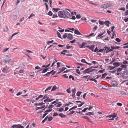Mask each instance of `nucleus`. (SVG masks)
I'll use <instances>...</instances> for the list:
<instances>
[{
  "mask_svg": "<svg viewBox=\"0 0 128 128\" xmlns=\"http://www.w3.org/2000/svg\"><path fill=\"white\" fill-rule=\"evenodd\" d=\"M99 23L100 24L103 25L104 24V22L103 21H101L100 20L98 21Z\"/></svg>",
  "mask_w": 128,
  "mask_h": 128,
  "instance_id": "nucleus-41",
  "label": "nucleus"
},
{
  "mask_svg": "<svg viewBox=\"0 0 128 128\" xmlns=\"http://www.w3.org/2000/svg\"><path fill=\"white\" fill-rule=\"evenodd\" d=\"M45 104L44 103H43V102H41L40 103H37L36 104H35V106H38L41 105H43L44 104Z\"/></svg>",
  "mask_w": 128,
  "mask_h": 128,
  "instance_id": "nucleus-28",
  "label": "nucleus"
},
{
  "mask_svg": "<svg viewBox=\"0 0 128 128\" xmlns=\"http://www.w3.org/2000/svg\"><path fill=\"white\" fill-rule=\"evenodd\" d=\"M42 98L41 99V100L42 101L44 99H45L49 98V97L47 95H46L44 96H43L42 95H39L38 98H36V100H38L40 98Z\"/></svg>",
  "mask_w": 128,
  "mask_h": 128,
  "instance_id": "nucleus-2",
  "label": "nucleus"
},
{
  "mask_svg": "<svg viewBox=\"0 0 128 128\" xmlns=\"http://www.w3.org/2000/svg\"><path fill=\"white\" fill-rule=\"evenodd\" d=\"M62 76L64 78H68V75H67L66 74H65L63 75Z\"/></svg>",
  "mask_w": 128,
  "mask_h": 128,
  "instance_id": "nucleus-44",
  "label": "nucleus"
},
{
  "mask_svg": "<svg viewBox=\"0 0 128 128\" xmlns=\"http://www.w3.org/2000/svg\"><path fill=\"white\" fill-rule=\"evenodd\" d=\"M116 115L114 113L113 114H111L110 115H109L108 116V117L110 118H111L112 117V118H114L116 117Z\"/></svg>",
  "mask_w": 128,
  "mask_h": 128,
  "instance_id": "nucleus-21",
  "label": "nucleus"
},
{
  "mask_svg": "<svg viewBox=\"0 0 128 128\" xmlns=\"http://www.w3.org/2000/svg\"><path fill=\"white\" fill-rule=\"evenodd\" d=\"M69 12H68L66 10H64L63 12L64 13L65 16L67 18H69L71 17V15L72 16L76 14V12H71L68 9H66Z\"/></svg>",
  "mask_w": 128,
  "mask_h": 128,
  "instance_id": "nucleus-1",
  "label": "nucleus"
},
{
  "mask_svg": "<svg viewBox=\"0 0 128 128\" xmlns=\"http://www.w3.org/2000/svg\"><path fill=\"white\" fill-rule=\"evenodd\" d=\"M10 68L8 66H6L3 69L2 71L4 72L7 73L9 72V69Z\"/></svg>",
  "mask_w": 128,
  "mask_h": 128,
  "instance_id": "nucleus-4",
  "label": "nucleus"
},
{
  "mask_svg": "<svg viewBox=\"0 0 128 128\" xmlns=\"http://www.w3.org/2000/svg\"><path fill=\"white\" fill-rule=\"evenodd\" d=\"M17 128H24V126L19 124H17Z\"/></svg>",
  "mask_w": 128,
  "mask_h": 128,
  "instance_id": "nucleus-29",
  "label": "nucleus"
},
{
  "mask_svg": "<svg viewBox=\"0 0 128 128\" xmlns=\"http://www.w3.org/2000/svg\"><path fill=\"white\" fill-rule=\"evenodd\" d=\"M111 84L113 86L115 87L117 86L118 83L116 81H114L112 82Z\"/></svg>",
  "mask_w": 128,
  "mask_h": 128,
  "instance_id": "nucleus-12",
  "label": "nucleus"
},
{
  "mask_svg": "<svg viewBox=\"0 0 128 128\" xmlns=\"http://www.w3.org/2000/svg\"><path fill=\"white\" fill-rule=\"evenodd\" d=\"M57 88L56 86H54L52 88V89L51 90L52 91H54L56 90Z\"/></svg>",
  "mask_w": 128,
  "mask_h": 128,
  "instance_id": "nucleus-34",
  "label": "nucleus"
},
{
  "mask_svg": "<svg viewBox=\"0 0 128 128\" xmlns=\"http://www.w3.org/2000/svg\"><path fill=\"white\" fill-rule=\"evenodd\" d=\"M49 98H47L45 99L44 101V102H50L52 101L53 100H54V99H52L51 100H50V99Z\"/></svg>",
  "mask_w": 128,
  "mask_h": 128,
  "instance_id": "nucleus-11",
  "label": "nucleus"
},
{
  "mask_svg": "<svg viewBox=\"0 0 128 128\" xmlns=\"http://www.w3.org/2000/svg\"><path fill=\"white\" fill-rule=\"evenodd\" d=\"M69 78L70 80L72 79L73 80H74V77L72 75H70L69 76Z\"/></svg>",
  "mask_w": 128,
  "mask_h": 128,
  "instance_id": "nucleus-32",
  "label": "nucleus"
},
{
  "mask_svg": "<svg viewBox=\"0 0 128 128\" xmlns=\"http://www.w3.org/2000/svg\"><path fill=\"white\" fill-rule=\"evenodd\" d=\"M109 68L110 70H111L115 68V67L112 66H109Z\"/></svg>",
  "mask_w": 128,
  "mask_h": 128,
  "instance_id": "nucleus-53",
  "label": "nucleus"
},
{
  "mask_svg": "<svg viewBox=\"0 0 128 128\" xmlns=\"http://www.w3.org/2000/svg\"><path fill=\"white\" fill-rule=\"evenodd\" d=\"M52 9L54 12H57L58 10H60L59 8H53Z\"/></svg>",
  "mask_w": 128,
  "mask_h": 128,
  "instance_id": "nucleus-27",
  "label": "nucleus"
},
{
  "mask_svg": "<svg viewBox=\"0 0 128 128\" xmlns=\"http://www.w3.org/2000/svg\"><path fill=\"white\" fill-rule=\"evenodd\" d=\"M58 115L62 118H64L66 116L64 115L62 113H60Z\"/></svg>",
  "mask_w": 128,
  "mask_h": 128,
  "instance_id": "nucleus-26",
  "label": "nucleus"
},
{
  "mask_svg": "<svg viewBox=\"0 0 128 128\" xmlns=\"http://www.w3.org/2000/svg\"><path fill=\"white\" fill-rule=\"evenodd\" d=\"M113 65L115 67H117V66H120V64L119 62H115L113 63Z\"/></svg>",
  "mask_w": 128,
  "mask_h": 128,
  "instance_id": "nucleus-17",
  "label": "nucleus"
},
{
  "mask_svg": "<svg viewBox=\"0 0 128 128\" xmlns=\"http://www.w3.org/2000/svg\"><path fill=\"white\" fill-rule=\"evenodd\" d=\"M122 77L124 78H126L128 77V72L126 71L124 72L122 74Z\"/></svg>",
  "mask_w": 128,
  "mask_h": 128,
  "instance_id": "nucleus-5",
  "label": "nucleus"
},
{
  "mask_svg": "<svg viewBox=\"0 0 128 128\" xmlns=\"http://www.w3.org/2000/svg\"><path fill=\"white\" fill-rule=\"evenodd\" d=\"M76 18H78V19H79V18H81V16H80V14H78L77 15H76Z\"/></svg>",
  "mask_w": 128,
  "mask_h": 128,
  "instance_id": "nucleus-59",
  "label": "nucleus"
},
{
  "mask_svg": "<svg viewBox=\"0 0 128 128\" xmlns=\"http://www.w3.org/2000/svg\"><path fill=\"white\" fill-rule=\"evenodd\" d=\"M8 63L10 64L13 65L14 64V62L12 60L10 59Z\"/></svg>",
  "mask_w": 128,
  "mask_h": 128,
  "instance_id": "nucleus-25",
  "label": "nucleus"
},
{
  "mask_svg": "<svg viewBox=\"0 0 128 128\" xmlns=\"http://www.w3.org/2000/svg\"><path fill=\"white\" fill-rule=\"evenodd\" d=\"M45 105H43L42 106H41L40 107H36V110H38L39 109H42L44 108L45 107Z\"/></svg>",
  "mask_w": 128,
  "mask_h": 128,
  "instance_id": "nucleus-19",
  "label": "nucleus"
},
{
  "mask_svg": "<svg viewBox=\"0 0 128 128\" xmlns=\"http://www.w3.org/2000/svg\"><path fill=\"white\" fill-rule=\"evenodd\" d=\"M54 60H55V61H54L52 64L51 66V67H52L55 64L56 62H57V60H56V58H54Z\"/></svg>",
  "mask_w": 128,
  "mask_h": 128,
  "instance_id": "nucleus-36",
  "label": "nucleus"
},
{
  "mask_svg": "<svg viewBox=\"0 0 128 128\" xmlns=\"http://www.w3.org/2000/svg\"><path fill=\"white\" fill-rule=\"evenodd\" d=\"M48 69V68H45V69H44L43 70L42 72V73H44L46 72H47Z\"/></svg>",
  "mask_w": 128,
  "mask_h": 128,
  "instance_id": "nucleus-37",
  "label": "nucleus"
},
{
  "mask_svg": "<svg viewBox=\"0 0 128 128\" xmlns=\"http://www.w3.org/2000/svg\"><path fill=\"white\" fill-rule=\"evenodd\" d=\"M60 103V102H59V103ZM58 103H59V102H58ZM58 103H57L55 104H54V105L55 106H56V107L57 108L59 107L60 106L62 105V104H58Z\"/></svg>",
  "mask_w": 128,
  "mask_h": 128,
  "instance_id": "nucleus-24",
  "label": "nucleus"
},
{
  "mask_svg": "<svg viewBox=\"0 0 128 128\" xmlns=\"http://www.w3.org/2000/svg\"><path fill=\"white\" fill-rule=\"evenodd\" d=\"M66 91L68 93H71L70 88H68L66 90Z\"/></svg>",
  "mask_w": 128,
  "mask_h": 128,
  "instance_id": "nucleus-54",
  "label": "nucleus"
},
{
  "mask_svg": "<svg viewBox=\"0 0 128 128\" xmlns=\"http://www.w3.org/2000/svg\"><path fill=\"white\" fill-rule=\"evenodd\" d=\"M66 68H65L64 67H63L62 68H60V71L58 72V74H59L61 72H63L66 69Z\"/></svg>",
  "mask_w": 128,
  "mask_h": 128,
  "instance_id": "nucleus-15",
  "label": "nucleus"
},
{
  "mask_svg": "<svg viewBox=\"0 0 128 128\" xmlns=\"http://www.w3.org/2000/svg\"><path fill=\"white\" fill-rule=\"evenodd\" d=\"M98 51L99 50L98 48L97 47H96L95 49L94 50V52H99Z\"/></svg>",
  "mask_w": 128,
  "mask_h": 128,
  "instance_id": "nucleus-45",
  "label": "nucleus"
},
{
  "mask_svg": "<svg viewBox=\"0 0 128 128\" xmlns=\"http://www.w3.org/2000/svg\"><path fill=\"white\" fill-rule=\"evenodd\" d=\"M64 110V108H60L57 109V110L59 112H62Z\"/></svg>",
  "mask_w": 128,
  "mask_h": 128,
  "instance_id": "nucleus-30",
  "label": "nucleus"
},
{
  "mask_svg": "<svg viewBox=\"0 0 128 128\" xmlns=\"http://www.w3.org/2000/svg\"><path fill=\"white\" fill-rule=\"evenodd\" d=\"M120 93L122 94H126V92L123 91H121L120 92Z\"/></svg>",
  "mask_w": 128,
  "mask_h": 128,
  "instance_id": "nucleus-46",
  "label": "nucleus"
},
{
  "mask_svg": "<svg viewBox=\"0 0 128 128\" xmlns=\"http://www.w3.org/2000/svg\"><path fill=\"white\" fill-rule=\"evenodd\" d=\"M86 43L85 42H82V44L81 45H80L79 46V47L81 48H84V46L86 44Z\"/></svg>",
  "mask_w": 128,
  "mask_h": 128,
  "instance_id": "nucleus-18",
  "label": "nucleus"
},
{
  "mask_svg": "<svg viewBox=\"0 0 128 128\" xmlns=\"http://www.w3.org/2000/svg\"><path fill=\"white\" fill-rule=\"evenodd\" d=\"M127 66L126 65L122 64L121 65V67L122 68H126Z\"/></svg>",
  "mask_w": 128,
  "mask_h": 128,
  "instance_id": "nucleus-42",
  "label": "nucleus"
},
{
  "mask_svg": "<svg viewBox=\"0 0 128 128\" xmlns=\"http://www.w3.org/2000/svg\"><path fill=\"white\" fill-rule=\"evenodd\" d=\"M9 49L8 48H4V49L2 51V52H6V51L8 50Z\"/></svg>",
  "mask_w": 128,
  "mask_h": 128,
  "instance_id": "nucleus-60",
  "label": "nucleus"
},
{
  "mask_svg": "<svg viewBox=\"0 0 128 128\" xmlns=\"http://www.w3.org/2000/svg\"><path fill=\"white\" fill-rule=\"evenodd\" d=\"M58 17V16L57 15V14H54L52 16V18H57Z\"/></svg>",
  "mask_w": 128,
  "mask_h": 128,
  "instance_id": "nucleus-40",
  "label": "nucleus"
},
{
  "mask_svg": "<svg viewBox=\"0 0 128 128\" xmlns=\"http://www.w3.org/2000/svg\"><path fill=\"white\" fill-rule=\"evenodd\" d=\"M116 40L118 42H120V40L118 38H116Z\"/></svg>",
  "mask_w": 128,
  "mask_h": 128,
  "instance_id": "nucleus-61",
  "label": "nucleus"
},
{
  "mask_svg": "<svg viewBox=\"0 0 128 128\" xmlns=\"http://www.w3.org/2000/svg\"><path fill=\"white\" fill-rule=\"evenodd\" d=\"M94 45H91L90 46H88L86 47H87L89 49L91 50L92 52L94 51Z\"/></svg>",
  "mask_w": 128,
  "mask_h": 128,
  "instance_id": "nucleus-10",
  "label": "nucleus"
},
{
  "mask_svg": "<svg viewBox=\"0 0 128 128\" xmlns=\"http://www.w3.org/2000/svg\"><path fill=\"white\" fill-rule=\"evenodd\" d=\"M123 63L125 65H126L128 64V62L126 60H124L123 62Z\"/></svg>",
  "mask_w": 128,
  "mask_h": 128,
  "instance_id": "nucleus-52",
  "label": "nucleus"
},
{
  "mask_svg": "<svg viewBox=\"0 0 128 128\" xmlns=\"http://www.w3.org/2000/svg\"><path fill=\"white\" fill-rule=\"evenodd\" d=\"M73 38L72 35L71 34H69L68 35V38L69 40H72Z\"/></svg>",
  "mask_w": 128,
  "mask_h": 128,
  "instance_id": "nucleus-16",
  "label": "nucleus"
},
{
  "mask_svg": "<svg viewBox=\"0 0 128 128\" xmlns=\"http://www.w3.org/2000/svg\"><path fill=\"white\" fill-rule=\"evenodd\" d=\"M90 80L93 81L94 82H95L96 83L97 82V80L95 79L92 78H90Z\"/></svg>",
  "mask_w": 128,
  "mask_h": 128,
  "instance_id": "nucleus-47",
  "label": "nucleus"
},
{
  "mask_svg": "<svg viewBox=\"0 0 128 128\" xmlns=\"http://www.w3.org/2000/svg\"><path fill=\"white\" fill-rule=\"evenodd\" d=\"M82 92H78L76 94V95L78 96H80Z\"/></svg>",
  "mask_w": 128,
  "mask_h": 128,
  "instance_id": "nucleus-48",
  "label": "nucleus"
},
{
  "mask_svg": "<svg viewBox=\"0 0 128 128\" xmlns=\"http://www.w3.org/2000/svg\"><path fill=\"white\" fill-rule=\"evenodd\" d=\"M54 106L52 104H50L48 106V108L49 109H51L54 107Z\"/></svg>",
  "mask_w": 128,
  "mask_h": 128,
  "instance_id": "nucleus-33",
  "label": "nucleus"
},
{
  "mask_svg": "<svg viewBox=\"0 0 128 128\" xmlns=\"http://www.w3.org/2000/svg\"><path fill=\"white\" fill-rule=\"evenodd\" d=\"M81 61L82 62H84L86 64V62L84 59H82L81 60Z\"/></svg>",
  "mask_w": 128,
  "mask_h": 128,
  "instance_id": "nucleus-57",
  "label": "nucleus"
},
{
  "mask_svg": "<svg viewBox=\"0 0 128 128\" xmlns=\"http://www.w3.org/2000/svg\"><path fill=\"white\" fill-rule=\"evenodd\" d=\"M104 51H106V53H107L109 52L112 51V50H110V48H108L106 46L104 47Z\"/></svg>",
  "mask_w": 128,
  "mask_h": 128,
  "instance_id": "nucleus-7",
  "label": "nucleus"
},
{
  "mask_svg": "<svg viewBox=\"0 0 128 128\" xmlns=\"http://www.w3.org/2000/svg\"><path fill=\"white\" fill-rule=\"evenodd\" d=\"M120 48V47L119 46H112L111 48H110V50H112V51L114 50V49H118Z\"/></svg>",
  "mask_w": 128,
  "mask_h": 128,
  "instance_id": "nucleus-20",
  "label": "nucleus"
},
{
  "mask_svg": "<svg viewBox=\"0 0 128 128\" xmlns=\"http://www.w3.org/2000/svg\"><path fill=\"white\" fill-rule=\"evenodd\" d=\"M76 91V89L75 88H74L73 89H72V93H74Z\"/></svg>",
  "mask_w": 128,
  "mask_h": 128,
  "instance_id": "nucleus-62",
  "label": "nucleus"
},
{
  "mask_svg": "<svg viewBox=\"0 0 128 128\" xmlns=\"http://www.w3.org/2000/svg\"><path fill=\"white\" fill-rule=\"evenodd\" d=\"M16 72L20 73H22L24 72L23 70H19V68H16Z\"/></svg>",
  "mask_w": 128,
  "mask_h": 128,
  "instance_id": "nucleus-14",
  "label": "nucleus"
},
{
  "mask_svg": "<svg viewBox=\"0 0 128 128\" xmlns=\"http://www.w3.org/2000/svg\"><path fill=\"white\" fill-rule=\"evenodd\" d=\"M5 30H4V32H7L8 30V28L7 26H6L5 27Z\"/></svg>",
  "mask_w": 128,
  "mask_h": 128,
  "instance_id": "nucleus-56",
  "label": "nucleus"
},
{
  "mask_svg": "<svg viewBox=\"0 0 128 128\" xmlns=\"http://www.w3.org/2000/svg\"><path fill=\"white\" fill-rule=\"evenodd\" d=\"M122 70V68H118L116 74L117 75H118L120 74H121V72Z\"/></svg>",
  "mask_w": 128,
  "mask_h": 128,
  "instance_id": "nucleus-13",
  "label": "nucleus"
},
{
  "mask_svg": "<svg viewBox=\"0 0 128 128\" xmlns=\"http://www.w3.org/2000/svg\"><path fill=\"white\" fill-rule=\"evenodd\" d=\"M23 125L22 126H24V128L25 126L26 125V122H23L22 124Z\"/></svg>",
  "mask_w": 128,
  "mask_h": 128,
  "instance_id": "nucleus-63",
  "label": "nucleus"
},
{
  "mask_svg": "<svg viewBox=\"0 0 128 128\" xmlns=\"http://www.w3.org/2000/svg\"><path fill=\"white\" fill-rule=\"evenodd\" d=\"M53 118L52 116H50L49 117H48V120L49 121H51L52 119Z\"/></svg>",
  "mask_w": 128,
  "mask_h": 128,
  "instance_id": "nucleus-49",
  "label": "nucleus"
},
{
  "mask_svg": "<svg viewBox=\"0 0 128 128\" xmlns=\"http://www.w3.org/2000/svg\"><path fill=\"white\" fill-rule=\"evenodd\" d=\"M92 70H89V69L88 68H86L84 70H83L82 72L83 73L85 74L89 72H92Z\"/></svg>",
  "mask_w": 128,
  "mask_h": 128,
  "instance_id": "nucleus-9",
  "label": "nucleus"
},
{
  "mask_svg": "<svg viewBox=\"0 0 128 128\" xmlns=\"http://www.w3.org/2000/svg\"><path fill=\"white\" fill-rule=\"evenodd\" d=\"M82 118H85L86 119V120H87L89 122H90V123H92L90 119L88 118V117H87L86 116H82Z\"/></svg>",
  "mask_w": 128,
  "mask_h": 128,
  "instance_id": "nucleus-22",
  "label": "nucleus"
},
{
  "mask_svg": "<svg viewBox=\"0 0 128 128\" xmlns=\"http://www.w3.org/2000/svg\"><path fill=\"white\" fill-rule=\"evenodd\" d=\"M35 14L33 13H32L31 14L30 16L28 18L30 19L31 17H33V16H34Z\"/></svg>",
  "mask_w": 128,
  "mask_h": 128,
  "instance_id": "nucleus-39",
  "label": "nucleus"
},
{
  "mask_svg": "<svg viewBox=\"0 0 128 128\" xmlns=\"http://www.w3.org/2000/svg\"><path fill=\"white\" fill-rule=\"evenodd\" d=\"M61 62H58L57 64V67L58 68H59L60 66Z\"/></svg>",
  "mask_w": 128,
  "mask_h": 128,
  "instance_id": "nucleus-50",
  "label": "nucleus"
},
{
  "mask_svg": "<svg viewBox=\"0 0 128 128\" xmlns=\"http://www.w3.org/2000/svg\"><path fill=\"white\" fill-rule=\"evenodd\" d=\"M52 86H50L48 87L45 90V92H46V91L50 90L52 88Z\"/></svg>",
  "mask_w": 128,
  "mask_h": 128,
  "instance_id": "nucleus-31",
  "label": "nucleus"
},
{
  "mask_svg": "<svg viewBox=\"0 0 128 128\" xmlns=\"http://www.w3.org/2000/svg\"><path fill=\"white\" fill-rule=\"evenodd\" d=\"M9 60L10 59H6L4 60V63H6V62H8V63Z\"/></svg>",
  "mask_w": 128,
  "mask_h": 128,
  "instance_id": "nucleus-43",
  "label": "nucleus"
},
{
  "mask_svg": "<svg viewBox=\"0 0 128 128\" xmlns=\"http://www.w3.org/2000/svg\"><path fill=\"white\" fill-rule=\"evenodd\" d=\"M48 14L50 16H51L52 15V13L51 11H50L48 13Z\"/></svg>",
  "mask_w": 128,
  "mask_h": 128,
  "instance_id": "nucleus-35",
  "label": "nucleus"
},
{
  "mask_svg": "<svg viewBox=\"0 0 128 128\" xmlns=\"http://www.w3.org/2000/svg\"><path fill=\"white\" fill-rule=\"evenodd\" d=\"M54 40H52L50 41H48L47 42V44L49 45L50 43H52L54 42Z\"/></svg>",
  "mask_w": 128,
  "mask_h": 128,
  "instance_id": "nucleus-58",
  "label": "nucleus"
},
{
  "mask_svg": "<svg viewBox=\"0 0 128 128\" xmlns=\"http://www.w3.org/2000/svg\"><path fill=\"white\" fill-rule=\"evenodd\" d=\"M52 109H49L46 110L45 112H44V114L42 118H44L45 116L48 114V112H50L52 111Z\"/></svg>",
  "mask_w": 128,
  "mask_h": 128,
  "instance_id": "nucleus-6",
  "label": "nucleus"
},
{
  "mask_svg": "<svg viewBox=\"0 0 128 128\" xmlns=\"http://www.w3.org/2000/svg\"><path fill=\"white\" fill-rule=\"evenodd\" d=\"M35 68V69H40L41 68L40 67L38 66H36Z\"/></svg>",
  "mask_w": 128,
  "mask_h": 128,
  "instance_id": "nucleus-64",
  "label": "nucleus"
},
{
  "mask_svg": "<svg viewBox=\"0 0 128 128\" xmlns=\"http://www.w3.org/2000/svg\"><path fill=\"white\" fill-rule=\"evenodd\" d=\"M58 14L59 16L61 18L64 17V16L63 12L62 11H59L58 12Z\"/></svg>",
  "mask_w": 128,
  "mask_h": 128,
  "instance_id": "nucleus-8",
  "label": "nucleus"
},
{
  "mask_svg": "<svg viewBox=\"0 0 128 128\" xmlns=\"http://www.w3.org/2000/svg\"><path fill=\"white\" fill-rule=\"evenodd\" d=\"M112 4L110 3H106V4L102 5L101 7L104 8H106L112 6Z\"/></svg>",
  "mask_w": 128,
  "mask_h": 128,
  "instance_id": "nucleus-3",
  "label": "nucleus"
},
{
  "mask_svg": "<svg viewBox=\"0 0 128 128\" xmlns=\"http://www.w3.org/2000/svg\"><path fill=\"white\" fill-rule=\"evenodd\" d=\"M58 100L56 99V100L51 103L52 104H56L58 102Z\"/></svg>",
  "mask_w": 128,
  "mask_h": 128,
  "instance_id": "nucleus-55",
  "label": "nucleus"
},
{
  "mask_svg": "<svg viewBox=\"0 0 128 128\" xmlns=\"http://www.w3.org/2000/svg\"><path fill=\"white\" fill-rule=\"evenodd\" d=\"M74 33L78 35H81L80 32L77 30H74Z\"/></svg>",
  "mask_w": 128,
  "mask_h": 128,
  "instance_id": "nucleus-23",
  "label": "nucleus"
},
{
  "mask_svg": "<svg viewBox=\"0 0 128 128\" xmlns=\"http://www.w3.org/2000/svg\"><path fill=\"white\" fill-rule=\"evenodd\" d=\"M68 36V34L65 33L63 36L62 38H66Z\"/></svg>",
  "mask_w": 128,
  "mask_h": 128,
  "instance_id": "nucleus-38",
  "label": "nucleus"
},
{
  "mask_svg": "<svg viewBox=\"0 0 128 128\" xmlns=\"http://www.w3.org/2000/svg\"><path fill=\"white\" fill-rule=\"evenodd\" d=\"M58 28L60 29L58 30V31H59L60 32H63L64 30V29L62 30L61 28L60 27Z\"/></svg>",
  "mask_w": 128,
  "mask_h": 128,
  "instance_id": "nucleus-51",
  "label": "nucleus"
}]
</instances>
